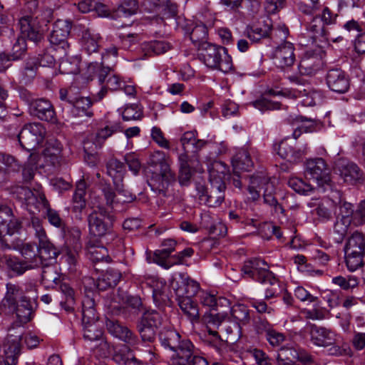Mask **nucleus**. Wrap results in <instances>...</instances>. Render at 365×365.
<instances>
[{
    "mask_svg": "<svg viewBox=\"0 0 365 365\" xmlns=\"http://www.w3.org/2000/svg\"><path fill=\"white\" fill-rule=\"evenodd\" d=\"M171 160L163 151H155L150 156L148 164L157 168L148 181L151 189L163 196L166 195L170 185L175 182V174L170 168Z\"/></svg>",
    "mask_w": 365,
    "mask_h": 365,
    "instance_id": "1",
    "label": "nucleus"
},
{
    "mask_svg": "<svg viewBox=\"0 0 365 365\" xmlns=\"http://www.w3.org/2000/svg\"><path fill=\"white\" fill-rule=\"evenodd\" d=\"M58 256L57 249L51 243L49 239H46L38 243L37 246V257L30 262L21 261L16 257L4 256L8 268L16 272L23 274L26 271L34 269L43 264V261L55 259Z\"/></svg>",
    "mask_w": 365,
    "mask_h": 365,
    "instance_id": "2",
    "label": "nucleus"
},
{
    "mask_svg": "<svg viewBox=\"0 0 365 365\" xmlns=\"http://www.w3.org/2000/svg\"><path fill=\"white\" fill-rule=\"evenodd\" d=\"M207 170L210 187H209L208 198L205 200V205L215 207L220 206L225 200L226 188L225 179L228 173V168L224 163L215 160L208 165Z\"/></svg>",
    "mask_w": 365,
    "mask_h": 365,
    "instance_id": "3",
    "label": "nucleus"
},
{
    "mask_svg": "<svg viewBox=\"0 0 365 365\" xmlns=\"http://www.w3.org/2000/svg\"><path fill=\"white\" fill-rule=\"evenodd\" d=\"M200 58L209 68L219 69L227 73L232 68L231 57L227 54L225 47L204 43L202 48L200 49Z\"/></svg>",
    "mask_w": 365,
    "mask_h": 365,
    "instance_id": "4",
    "label": "nucleus"
},
{
    "mask_svg": "<svg viewBox=\"0 0 365 365\" xmlns=\"http://www.w3.org/2000/svg\"><path fill=\"white\" fill-rule=\"evenodd\" d=\"M336 17V14H333L330 9L325 6L321 16H314L309 21H307V32L314 41L327 42L331 38L328 26L335 24Z\"/></svg>",
    "mask_w": 365,
    "mask_h": 365,
    "instance_id": "5",
    "label": "nucleus"
},
{
    "mask_svg": "<svg viewBox=\"0 0 365 365\" xmlns=\"http://www.w3.org/2000/svg\"><path fill=\"white\" fill-rule=\"evenodd\" d=\"M162 315L155 309H146L138 319L136 329L143 342L153 343L163 324Z\"/></svg>",
    "mask_w": 365,
    "mask_h": 365,
    "instance_id": "6",
    "label": "nucleus"
},
{
    "mask_svg": "<svg viewBox=\"0 0 365 365\" xmlns=\"http://www.w3.org/2000/svg\"><path fill=\"white\" fill-rule=\"evenodd\" d=\"M89 232L96 237H103L112 232L115 217L99 206L88 216Z\"/></svg>",
    "mask_w": 365,
    "mask_h": 365,
    "instance_id": "7",
    "label": "nucleus"
},
{
    "mask_svg": "<svg viewBox=\"0 0 365 365\" xmlns=\"http://www.w3.org/2000/svg\"><path fill=\"white\" fill-rule=\"evenodd\" d=\"M194 345L188 339H182L181 344L173 351L171 365H208L207 361L198 355Z\"/></svg>",
    "mask_w": 365,
    "mask_h": 365,
    "instance_id": "8",
    "label": "nucleus"
},
{
    "mask_svg": "<svg viewBox=\"0 0 365 365\" xmlns=\"http://www.w3.org/2000/svg\"><path fill=\"white\" fill-rule=\"evenodd\" d=\"M304 175L315 181L319 187L331 185V170L322 158L307 160L304 164Z\"/></svg>",
    "mask_w": 365,
    "mask_h": 365,
    "instance_id": "9",
    "label": "nucleus"
},
{
    "mask_svg": "<svg viewBox=\"0 0 365 365\" xmlns=\"http://www.w3.org/2000/svg\"><path fill=\"white\" fill-rule=\"evenodd\" d=\"M71 29V24L66 20H58L55 22L49 36V41L56 53L60 56L68 55L70 48L67 38Z\"/></svg>",
    "mask_w": 365,
    "mask_h": 365,
    "instance_id": "10",
    "label": "nucleus"
},
{
    "mask_svg": "<svg viewBox=\"0 0 365 365\" xmlns=\"http://www.w3.org/2000/svg\"><path fill=\"white\" fill-rule=\"evenodd\" d=\"M45 128L39 123L25 125L18 135L19 141L22 148L27 150H32L42 143Z\"/></svg>",
    "mask_w": 365,
    "mask_h": 365,
    "instance_id": "11",
    "label": "nucleus"
},
{
    "mask_svg": "<svg viewBox=\"0 0 365 365\" xmlns=\"http://www.w3.org/2000/svg\"><path fill=\"white\" fill-rule=\"evenodd\" d=\"M45 23L39 19L38 16L27 15L21 17L19 21L21 31V37L38 43L43 38L42 24Z\"/></svg>",
    "mask_w": 365,
    "mask_h": 365,
    "instance_id": "12",
    "label": "nucleus"
},
{
    "mask_svg": "<svg viewBox=\"0 0 365 365\" xmlns=\"http://www.w3.org/2000/svg\"><path fill=\"white\" fill-rule=\"evenodd\" d=\"M87 256L93 263L95 272L102 274L104 272L109 274L115 272L114 269L108 266L111 259L105 247L88 245L87 247Z\"/></svg>",
    "mask_w": 365,
    "mask_h": 365,
    "instance_id": "13",
    "label": "nucleus"
},
{
    "mask_svg": "<svg viewBox=\"0 0 365 365\" xmlns=\"http://www.w3.org/2000/svg\"><path fill=\"white\" fill-rule=\"evenodd\" d=\"M309 327L311 340L314 344L319 346H332L330 349V351H332L331 354H340L339 346H334L336 339V334L333 331L324 327H317L315 324H311Z\"/></svg>",
    "mask_w": 365,
    "mask_h": 365,
    "instance_id": "14",
    "label": "nucleus"
},
{
    "mask_svg": "<svg viewBox=\"0 0 365 365\" xmlns=\"http://www.w3.org/2000/svg\"><path fill=\"white\" fill-rule=\"evenodd\" d=\"M294 47L289 41H284L277 46L272 53L275 65L281 68L292 66L295 62Z\"/></svg>",
    "mask_w": 365,
    "mask_h": 365,
    "instance_id": "15",
    "label": "nucleus"
},
{
    "mask_svg": "<svg viewBox=\"0 0 365 365\" xmlns=\"http://www.w3.org/2000/svg\"><path fill=\"white\" fill-rule=\"evenodd\" d=\"M178 275V278L172 277L169 280L171 287L175 290L176 296L192 297L200 290V284L189 277Z\"/></svg>",
    "mask_w": 365,
    "mask_h": 365,
    "instance_id": "16",
    "label": "nucleus"
},
{
    "mask_svg": "<svg viewBox=\"0 0 365 365\" xmlns=\"http://www.w3.org/2000/svg\"><path fill=\"white\" fill-rule=\"evenodd\" d=\"M106 325L108 331L115 338L131 346L138 344L139 339L138 336L118 320L107 319Z\"/></svg>",
    "mask_w": 365,
    "mask_h": 365,
    "instance_id": "17",
    "label": "nucleus"
},
{
    "mask_svg": "<svg viewBox=\"0 0 365 365\" xmlns=\"http://www.w3.org/2000/svg\"><path fill=\"white\" fill-rule=\"evenodd\" d=\"M322 57L319 53L308 51L299 62V70L303 75L314 76L322 68Z\"/></svg>",
    "mask_w": 365,
    "mask_h": 365,
    "instance_id": "18",
    "label": "nucleus"
},
{
    "mask_svg": "<svg viewBox=\"0 0 365 365\" xmlns=\"http://www.w3.org/2000/svg\"><path fill=\"white\" fill-rule=\"evenodd\" d=\"M31 113L41 120L55 123L56 113L52 103L44 98L33 101L30 104Z\"/></svg>",
    "mask_w": 365,
    "mask_h": 365,
    "instance_id": "19",
    "label": "nucleus"
},
{
    "mask_svg": "<svg viewBox=\"0 0 365 365\" xmlns=\"http://www.w3.org/2000/svg\"><path fill=\"white\" fill-rule=\"evenodd\" d=\"M327 84L336 93H344L349 88V79L345 72L339 68L330 69L327 74Z\"/></svg>",
    "mask_w": 365,
    "mask_h": 365,
    "instance_id": "20",
    "label": "nucleus"
},
{
    "mask_svg": "<svg viewBox=\"0 0 365 365\" xmlns=\"http://www.w3.org/2000/svg\"><path fill=\"white\" fill-rule=\"evenodd\" d=\"M336 169L346 182L353 184L362 178V172L356 164L346 160L340 159L336 164Z\"/></svg>",
    "mask_w": 365,
    "mask_h": 365,
    "instance_id": "21",
    "label": "nucleus"
},
{
    "mask_svg": "<svg viewBox=\"0 0 365 365\" xmlns=\"http://www.w3.org/2000/svg\"><path fill=\"white\" fill-rule=\"evenodd\" d=\"M297 142L292 138L282 140L278 145L277 154L290 163H296L306 153L305 150L296 148Z\"/></svg>",
    "mask_w": 365,
    "mask_h": 365,
    "instance_id": "22",
    "label": "nucleus"
},
{
    "mask_svg": "<svg viewBox=\"0 0 365 365\" xmlns=\"http://www.w3.org/2000/svg\"><path fill=\"white\" fill-rule=\"evenodd\" d=\"M292 81L297 83L296 88L292 89L293 96L297 98L299 103L303 106H313L318 93L309 85L301 84L297 78H292Z\"/></svg>",
    "mask_w": 365,
    "mask_h": 365,
    "instance_id": "23",
    "label": "nucleus"
},
{
    "mask_svg": "<svg viewBox=\"0 0 365 365\" xmlns=\"http://www.w3.org/2000/svg\"><path fill=\"white\" fill-rule=\"evenodd\" d=\"M6 289L5 297L0 304V310L6 314H14V304L21 299V296L24 295L22 290L16 284L8 283Z\"/></svg>",
    "mask_w": 365,
    "mask_h": 365,
    "instance_id": "24",
    "label": "nucleus"
},
{
    "mask_svg": "<svg viewBox=\"0 0 365 365\" xmlns=\"http://www.w3.org/2000/svg\"><path fill=\"white\" fill-rule=\"evenodd\" d=\"M177 242L173 239H166L162 242V246L165 248L155 250L153 253V260L160 267L169 269L168 260L173 255L171 253L175 251Z\"/></svg>",
    "mask_w": 365,
    "mask_h": 365,
    "instance_id": "25",
    "label": "nucleus"
},
{
    "mask_svg": "<svg viewBox=\"0 0 365 365\" xmlns=\"http://www.w3.org/2000/svg\"><path fill=\"white\" fill-rule=\"evenodd\" d=\"M19 195L20 198L25 201L27 208L30 211H32V206L37 209H43L48 205V202L43 193L38 192H34L28 187H21Z\"/></svg>",
    "mask_w": 365,
    "mask_h": 365,
    "instance_id": "26",
    "label": "nucleus"
},
{
    "mask_svg": "<svg viewBox=\"0 0 365 365\" xmlns=\"http://www.w3.org/2000/svg\"><path fill=\"white\" fill-rule=\"evenodd\" d=\"M86 184L84 181H79L76 185V191L73 197L72 213L78 220H83V212L86 209V202L84 198L86 195Z\"/></svg>",
    "mask_w": 365,
    "mask_h": 365,
    "instance_id": "27",
    "label": "nucleus"
},
{
    "mask_svg": "<svg viewBox=\"0 0 365 365\" xmlns=\"http://www.w3.org/2000/svg\"><path fill=\"white\" fill-rule=\"evenodd\" d=\"M62 149L63 145L58 140H50L43 153L45 160L55 167L61 165L63 160Z\"/></svg>",
    "mask_w": 365,
    "mask_h": 365,
    "instance_id": "28",
    "label": "nucleus"
},
{
    "mask_svg": "<svg viewBox=\"0 0 365 365\" xmlns=\"http://www.w3.org/2000/svg\"><path fill=\"white\" fill-rule=\"evenodd\" d=\"M157 282L155 285H153V299L155 306L161 311L164 312L166 307H170L173 302L169 297L167 292L166 282Z\"/></svg>",
    "mask_w": 365,
    "mask_h": 365,
    "instance_id": "29",
    "label": "nucleus"
},
{
    "mask_svg": "<svg viewBox=\"0 0 365 365\" xmlns=\"http://www.w3.org/2000/svg\"><path fill=\"white\" fill-rule=\"evenodd\" d=\"M178 304L183 314L192 322H198L200 313L198 306L192 297L176 296Z\"/></svg>",
    "mask_w": 365,
    "mask_h": 365,
    "instance_id": "30",
    "label": "nucleus"
},
{
    "mask_svg": "<svg viewBox=\"0 0 365 365\" xmlns=\"http://www.w3.org/2000/svg\"><path fill=\"white\" fill-rule=\"evenodd\" d=\"M253 279L262 284L265 289V299L275 297L280 290L279 281L274 275H252Z\"/></svg>",
    "mask_w": 365,
    "mask_h": 365,
    "instance_id": "31",
    "label": "nucleus"
},
{
    "mask_svg": "<svg viewBox=\"0 0 365 365\" xmlns=\"http://www.w3.org/2000/svg\"><path fill=\"white\" fill-rule=\"evenodd\" d=\"M14 313L21 324L27 323L31 318L33 308L31 302L26 296H21V299L14 304Z\"/></svg>",
    "mask_w": 365,
    "mask_h": 365,
    "instance_id": "32",
    "label": "nucleus"
},
{
    "mask_svg": "<svg viewBox=\"0 0 365 365\" xmlns=\"http://www.w3.org/2000/svg\"><path fill=\"white\" fill-rule=\"evenodd\" d=\"M103 324L100 322L83 324V337L85 339L93 341L101 340V345L107 347L108 344L103 340Z\"/></svg>",
    "mask_w": 365,
    "mask_h": 365,
    "instance_id": "33",
    "label": "nucleus"
},
{
    "mask_svg": "<svg viewBox=\"0 0 365 365\" xmlns=\"http://www.w3.org/2000/svg\"><path fill=\"white\" fill-rule=\"evenodd\" d=\"M232 166L235 173L250 171L253 167V162L247 149H240L232 158Z\"/></svg>",
    "mask_w": 365,
    "mask_h": 365,
    "instance_id": "34",
    "label": "nucleus"
},
{
    "mask_svg": "<svg viewBox=\"0 0 365 365\" xmlns=\"http://www.w3.org/2000/svg\"><path fill=\"white\" fill-rule=\"evenodd\" d=\"M107 173L113 178L114 185H121L125 173L124 164L115 158H111L106 164Z\"/></svg>",
    "mask_w": 365,
    "mask_h": 365,
    "instance_id": "35",
    "label": "nucleus"
},
{
    "mask_svg": "<svg viewBox=\"0 0 365 365\" xmlns=\"http://www.w3.org/2000/svg\"><path fill=\"white\" fill-rule=\"evenodd\" d=\"M345 252L349 255H365V238L363 233L355 231L351 235L346 244Z\"/></svg>",
    "mask_w": 365,
    "mask_h": 365,
    "instance_id": "36",
    "label": "nucleus"
},
{
    "mask_svg": "<svg viewBox=\"0 0 365 365\" xmlns=\"http://www.w3.org/2000/svg\"><path fill=\"white\" fill-rule=\"evenodd\" d=\"M263 190L264 202L271 207H273L275 212H284V210L282 206L278 202L276 197L274 196V185L268 178L264 179V187H262Z\"/></svg>",
    "mask_w": 365,
    "mask_h": 365,
    "instance_id": "37",
    "label": "nucleus"
},
{
    "mask_svg": "<svg viewBox=\"0 0 365 365\" xmlns=\"http://www.w3.org/2000/svg\"><path fill=\"white\" fill-rule=\"evenodd\" d=\"M244 274H273L269 271V264L259 258L251 259L246 261L242 267Z\"/></svg>",
    "mask_w": 365,
    "mask_h": 365,
    "instance_id": "38",
    "label": "nucleus"
},
{
    "mask_svg": "<svg viewBox=\"0 0 365 365\" xmlns=\"http://www.w3.org/2000/svg\"><path fill=\"white\" fill-rule=\"evenodd\" d=\"M58 57L61 59L59 69L62 73L77 74L80 71L79 64L80 58L77 56L68 58L66 56H60V53H56Z\"/></svg>",
    "mask_w": 365,
    "mask_h": 365,
    "instance_id": "39",
    "label": "nucleus"
},
{
    "mask_svg": "<svg viewBox=\"0 0 365 365\" xmlns=\"http://www.w3.org/2000/svg\"><path fill=\"white\" fill-rule=\"evenodd\" d=\"M40 158L38 153H32L30 154L22 169V176L24 182H30L34 178Z\"/></svg>",
    "mask_w": 365,
    "mask_h": 365,
    "instance_id": "40",
    "label": "nucleus"
},
{
    "mask_svg": "<svg viewBox=\"0 0 365 365\" xmlns=\"http://www.w3.org/2000/svg\"><path fill=\"white\" fill-rule=\"evenodd\" d=\"M160 339L162 346L170 349L172 351L182 342L180 334L173 329L165 330L162 332L160 335Z\"/></svg>",
    "mask_w": 365,
    "mask_h": 365,
    "instance_id": "41",
    "label": "nucleus"
},
{
    "mask_svg": "<svg viewBox=\"0 0 365 365\" xmlns=\"http://www.w3.org/2000/svg\"><path fill=\"white\" fill-rule=\"evenodd\" d=\"M98 321V315L95 308L94 300L90 298L86 299L82 304V322L88 324Z\"/></svg>",
    "mask_w": 365,
    "mask_h": 365,
    "instance_id": "42",
    "label": "nucleus"
},
{
    "mask_svg": "<svg viewBox=\"0 0 365 365\" xmlns=\"http://www.w3.org/2000/svg\"><path fill=\"white\" fill-rule=\"evenodd\" d=\"M101 37L98 34L91 30H85L82 35V44L83 48L88 54L96 52L98 49V41Z\"/></svg>",
    "mask_w": 365,
    "mask_h": 365,
    "instance_id": "43",
    "label": "nucleus"
},
{
    "mask_svg": "<svg viewBox=\"0 0 365 365\" xmlns=\"http://www.w3.org/2000/svg\"><path fill=\"white\" fill-rule=\"evenodd\" d=\"M65 245L64 249L66 247H71L72 250H80L81 248V231L80 228L77 227H73L68 228L65 233Z\"/></svg>",
    "mask_w": 365,
    "mask_h": 365,
    "instance_id": "44",
    "label": "nucleus"
},
{
    "mask_svg": "<svg viewBox=\"0 0 365 365\" xmlns=\"http://www.w3.org/2000/svg\"><path fill=\"white\" fill-rule=\"evenodd\" d=\"M121 275H98V278L88 277V280L95 281V285L99 290H106L115 287L120 279Z\"/></svg>",
    "mask_w": 365,
    "mask_h": 365,
    "instance_id": "45",
    "label": "nucleus"
},
{
    "mask_svg": "<svg viewBox=\"0 0 365 365\" xmlns=\"http://www.w3.org/2000/svg\"><path fill=\"white\" fill-rule=\"evenodd\" d=\"M207 37V28L205 24L196 25L190 34V38L194 45L199 47V49L202 48L204 43L206 41Z\"/></svg>",
    "mask_w": 365,
    "mask_h": 365,
    "instance_id": "46",
    "label": "nucleus"
},
{
    "mask_svg": "<svg viewBox=\"0 0 365 365\" xmlns=\"http://www.w3.org/2000/svg\"><path fill=\"white\" fill-rule=\"evenodd\" d=\"M20 351L21 346L19 341L15 339L12 342H9L7 349L5 350L4 359L5 365H16Z\"/></svg>",
    "mask_w": 365,
    "mask_h": 365,
    "instance_id": "47",
    "label": "nucleus"
},
{
    "mask_svg": "<svg viewBox=\"0 0 365 365\" xmlns=\"http://www.w3.org/2000/svg\"><path fill=\"white\" fill-rule=\"evenodd\" d=\"M298 356V351L294 348L282 347L277 354L279 365H293Z\"/></svg>",
    "mask_w": 365,
    "mask_h": 365,
    "instance_id": "48",
    "label": "nucleus"
},
{
    "mask_svg": "<svg viewBox=\"0 0 365 365\" xmlns=\"http://www.w3.org/2000/svg\"><path fill=\"white\" fill-rule=\"evenodd\" d=\"M298 9L303 14L310 16V15H319L318 12L323 9L324 6H323L319 0L314 1V0H302L298 3Z\"/></svg>",
    "mask_w": 365,
    "mask_h": 365,
    "instance_id": "49",
    "label": "nucleus"
},
{
    "mask_svg": "<svg viewBox=\"0 0 365 365\" xmlns=\"http://www.w3.org/2000/svg\"><path fill=\"white\" fill-rule=\"evenodd\" d=\"M71 105L76 110V115H82L85 114L89 117L93 115V113L88 110L92 106V101L89 98L76 97Z\"/></svg>",
    "mask_w": 365,
    "mask_h": 365,
    "instance_id": "50",
    "label": "nucleus"
},
{
    "mask_svg": "<svg viewBox=\"0 0 365 365\" xmlns=\"http://www.w3.org/2000/svg\"><path fill=\"white\" fill-rule=\"evenodd\" d=\"M288 185L296 192L302 195H309L314 190V187L309 183L305 182L302 179L291 178L288 180Z\"/></svg>",
    "mask_w": 365,
    "mask_h": 365,
    "instance_id": "51",
    "label": "nucleus"
},
{
    "mask_svg": "<svg viewBox=\"0 0 365 365\" xmlns=\"http://www.w3.org/2000/svg\"><path fill=\"white\" fill-rule=\"evenodd\" d=\"M120 129V125L119 124H115L113 125L109 126L106 125L103 128L99 129L96 133L95 138L93 140V143L98 147H101L105 140L111 136L114 133Z\"/></svg>",
    "mask_w": 365,
    "mask_h": 365,
    "instance_id": "52",
    "label": "nucleus"
},
{
    "mask_svg": "<svg viewBox=\"0 0 365 365\" xmlns=\"http://www.w3.org/2000/svg\"><path fill=\"white\" fill-rule=\"evenodd\" d=\"M265 176L255 175L252 176L250 178V183L248 187V192L250 195L252 200H257L260 197V192L262 190V187H264V179Z\"/></svg>",
    "mask_w": 365,
    "mask_h": 365,
    "instance_id": "53",
    "label": "nucleus"
},
{
    "mask_svg": "<svg viewBox=\"0 0 365 365\" xmlns=\"http://www.w3.org/2000/svg\"><path fill=\"white\" fill-rule=\"evenodd\" d=\"M21 229V222L14 216L9 219L0 225V237L6 235H11L19 231Z\"/></svg>",
    "mask_w": 365,
    "mask_h": 365,
    "instance_id": "54",
    "label": "nucleus"
},
{
    "mask_svg": "<svg viewBox=\"0 0 365 365\" xmlns=\"http://www.w3.org/2000/svg\"><path fill=\"white\" fill-rule=\"evenodd\" d=\"M14 250L20 252L21 255L25 258H32L33 260L37 257V246L34 242L16 243L14 247Z\"/></svg>",
    "mask_w": 365,
    "mask_h": 365,
    "instance_id": "55",
    "label": "nucleus"
},
{
    "mask_svg": "<svg viewBox=\"0 0 365 365\" xmlns=\"http://www.w3.org/2000/svg\"><path fill=\"white\" fill-rule=\"evenodd\" d=\"M230 314L239 323L245 324L249 322L250 314L248 309L243 305H237L232 308Z\"/></svg>",
    "mask_w": 365,
    "mask_h": 365,
    "instance_id": "56",
    "label": "nucleus"
},
{
    "mask_svg": "<svg viewBox=\"0 0 365 365\" xmlns=\"http://www.w3.org/2000/svg\"><path fill=\"white\" fill-rule=\"evenodd\" d=\"M27 45L26 39L24 37L19 36L14 43L11 54H9L11 60L20 58L26 53Z\"/></svg>",
    "mask_w": 365,
    "mask_h": 365,
    "instance_id": "57",
    "label": "nucleus"
},
{
    "mask_svg": "<svg viewBox=\"0 0 365 365\" xmlns=\"http://www.w3.org/2000/svg\"><path fill=\"white\" fill-rule=\"evenodd\" d=\"M39 65L34 58L27 59L23 70V76L26 81H31L36 76Z\"/></svg>",
    "mask_w": 365,
    "mask_h": 365,
    "instance_id": "58",
    "label": "nucleus"
},
{
    "mask_svg": "<svg viewBox=\"0 0 365 365\" xmlns=\"http://www.w3.org/2000/svg\"><path fill=\"white\" fill-rule=\"evenodd\" d=\"M29 226L34 230V236L38 240V243L48 239L46 230L39 218L32 217Z\"/></svg>",
    "mask_w": 365,
    "mask_h": 365,
    "instance_id": "59",
    "label": "nucleus"
},
{
    "mask_svg": "<svg viewBox=\"0 0 365 365\" xmlns=\"http://www.w3.org/2000/svg\"><path fill=\"white\" fill-rule=\"evenodd\" d=\"M349 222L355 227L362 226L365 224V200L359 202L353 218L350 219Z\"/></svg>",
    "mask_w": 365,
    "mask_h": 365,
    "instance_id": "60",
    "label": "nucleus"
},
{
    "mask_svg": "<svg viewBox=\"0 0 365 365\" xmlns=\"http://www.w3.org/2000/svg\"><path fill=\"white\" fill-rule=\"evenodd\" d=\"M138 9L137 0H124L117 9L118 16H130L136 13Z\"/></svg>",
    "mask_w": 365,
    "mask_h": 365,
    "instance_id": "61",
    "label": "nucleus"
},
{
    "mask_svg": "<svg viewBox=\"0 0 365 365\" xmlns=\"http://www.w3.org/2000/svg\"><path fill=\"white\" fill-rule=\"evenodd\" d=\"M194 253V251L192 248L187 247L180 252L177 255H174L172 257L168 260L169 269L173 266L184 264L186 263L185 258L191 257Z\"/></svg>",
    "mask_w": 365,
    "mask_h": 365,
    "instance_id": "62",
    "label": "nucleus"
},
{
    "mask_svg": "<svg viewBox=\"0 0 365 365\" xmlns=\"http://www.w3.org/2000/svg\"><path fill=\"white\" fill-rule=\"evenodd\" d=\"M115 187L118 194V196L116 199V206H118L119 204L130 203L136 199L135 195L124 189L123 182H121L120 186L115 185Z\"/></svg>",
    "mask_w": 365,
    "mask_h": 365,
    "instance_id": "63",
    "label": "nucleus"
},
{
    "mask_svg": "<svg viewBox=\"0 0 365 365\" xmlns=\"http://www.w3.org/2000/svg\"><path fill=\"white\" fill-rule=\"evenodd\" d=\"M231 304L229 299L225 297H218L214 311L220 313V318L227 319L232 310Z\"/></svg>",
    "mask_w": 365,
    "mask_h": 365,
    "instance_id": "64",
    "label": "nucleus"
}]
</instances>
